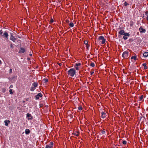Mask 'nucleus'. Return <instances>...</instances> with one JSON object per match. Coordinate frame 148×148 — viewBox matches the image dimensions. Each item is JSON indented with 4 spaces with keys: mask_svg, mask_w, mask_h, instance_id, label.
<instances>
[{
    "mask_svg": "<svg viewBox=\"0 0 148 148\" xmlns=\"http://www.w3.org/2000/svg\"><path fill=\"white\" fill-rule=\"evenodd\" d=\"M9 71H10V73H12V69H10Z\"/></svg>",
    "mask_w": 148,
    "mask_h": 148,
    "instance_id": "c9c22d12",
    "label": "nucleus"
},
{
    "mask_svg": "<svg viewBox=\"0 0 148 148\" xmlns=\"http://www.w3.org/2000/svg\"><path fill=\"white\" fill-rule=\"evenodd\" d=\"M143 56L146 57H147L148 56V52H145L143 54Z\"/></svg>",
    "mask_w": 148,
    "mask_h": 148,
    "instance_id": "f3484780",
    "label": "nucleus"
},
{
    "mask_svg": "<svg viewBox=\"0 0 148 148\" xmlns=\"http://www.w3.org/2000/svg\"><path fill=\"white\" fill-rule=\"evenodd\" d=\"M32 85L36 88L38 86V83L37 82H34L33 83Z\"/></svg>",
    "mask_w": 148,
    "mask_h": 148,
    "instance_id": "dca6fc26",
    "label": "nucleus"
},
{
    "mask_svg": "<svg viewBox=\"0 0 148 148\" xmlns=\"http://www.w3.org/2000/svg\"><path fill=\"white\" fill-rule=\"evenodd\" d=\"M79 132L78 131H73V132L72 133V134L74 136H79Z\"/></svg>",
    "mask_w": 148,
    "mask_h": 148,
    "instance_id": "0eeeda50",
    "label": "nucleus"
},
{
    "mask_svg": "<svg viewBox=\"0 0 148 148\" xmlns=\"http://www.w3.org/2000/svg\"><path fill=\"white\" fill-rule=\"evenodd\" d=\"M98 40L99 41L102 40L101 41V44H104L106 42V40L104 39V37L102 36H100L99 37Z\"/></svg>",
    "mask_w": 148,
    "mask_h": 148,
    "instance_id": "f03ea898",
    "label": "nucleus"
},
{
    "mask_svg": "<svg viewBox=\"0 0 148 148\" xmlns=\"http://www.w3.org/2000/svg\"><path fill=\"white\" fill-rule=\"evenodd\" d=\"M143 98V95H142L140 97V100H141Z\"/></svg>",
    "mask_w": 148,
    "mask_h": 148,
    "instance_id": "bb28decb",
    "label": "nucleus"
},
{
    "mask_svg": "<svg viewBox=\"0 0 148 148\" xmlns=\"http://www.w3.org/2000/svg\"><path fill=\"white\" fill-rule=\"evenodd\" d=\"M10 47L12 48H13V46L12 44H11Z\"/></svg>",
    "mask_w": 148,
    "mask_h": 148,
    "instance_id": "a19ab883",
    "label": "nucleus"
},
{
    "mask_svg": "<svg viewBox=\"0 0 148 148\" xmlns=\"http://www.w3.org/2000/svg\"><path fill=\"white\" fill-rule=\"evenodd\" d=\"M42 96V95L41 93H38L37 95L35 96V99L37 100L39 99V97H41Z\"/></svg>",
    "mask_w": 148,
    "mask_h": 148,
    "instance_id": "9d476101",
    "label": "nucleus"
},
{
    "mask_svg": "<svg viewBox=\"0 0 148 148\" xmlns=\"http://www.w3.org/2000/svg\"><path fill=\"white\" fill-rule=\"evenodd\" d=\"M78 109L79 110H82V106H79V107H78Z\"/></svg>",
    "mask_w": 148,
    "mask_h": 148,
    "instance_id": "a878e982",
    "label": "nucleus"
},
{
    "mask_svg": "<svg viewBox=\"0 0 148 148\" xmlns=\"http://www.w3.org/2000/svg\"><path fill=\"white\" fill-rule=\"evenodd\" d=\"M69 26L70 27H73L74 26V24L73 23H72V22H71L69 24Z\"/></svg>",
    "mask_w": 148,
    "mask_h": 148,
    "instance_id": "aec40b11",
    "label": "nucleus"
},
{
    "mask_svg": "<svg viewBox=\"0 0 148 148\" xmlns=\"http://www.w3.org/2000/svg\"><path fill=\"white\" fill-rule=\"evenodd\" d=\"M68 74L71 77H73L75 73V70L74 69H71L68 71Z\"/></svg>",
    "mask_w": 148,
    "mask_h": 148,
    "instance_id": "f257e3e1",
    "label": "nucleus"
},
{
    "mask_svg": "<svg viewBox=\"0 0 148 148\" xmlns=\"http://www.w3.org/2000/svg\"><path fill=\"white\" fill-rule=\"evenodd\" d=\"M10 121L9 120H5L4 121L5 125L6 126H8V123H10Z\"/></svg>",
    "mask_w": 148,
    "mask_h": 148,
    "instance_id": "2eb2a0df",
    "label": "nucleus"
},
{
    "mask_svg": "<svg viewBox=\"0 0 148 148\" xmlns=\"http://www.w3.org/2000/svg\"><path fill=\"white\" fill-rule=\"evenodd\" d=\"M122 143L124 145H125L127 143V141L125 140H124L123 141Z\"/></svg>",
    "mask_w": 148,
    "mask_h": 148,
    "instance_id": "cd10ccee",
    "label": "nucleus"
},
{
    "mask_svg": "<svg viewBox=\"0 0 148 148\" xmlns=\"http://www.w3.org/2000/svg\"><path fill=\"white\" fill-rule=\"evenodd\" d=\"M28 60H29V58H28Z\"/></svg>",
    "mask_w": 148,
    "mask_h": 148,
    "instance_id": "864d4df0",
    "label": "nucleus"
},
{
    "mask_svg": "<svg viewBox=\"0 0 148 148\" xmlns=\"http://www.w3.org/2000/svg\"><path fill=\"white\" fill-rule=\"evenodd\" d=\"M6 89L5 88H2V91L4 93L5 92Z\"/></svg>",
    "mask_w": 148,
    "mask_h": 148,
    "instance_id": "b1692460",
    "label": "nucleus"
},
{
    "mask_svg": "<svg viewBox=\"0 0 148 148\" xmlns=\"http://www.w3.org/2000/svg\"><path fill=\"white\" fill-rule=\"evenodd\" d=\"M0 34H2L3 33V32L2 30L0 31Z\"/></svg>",
    "mask_w": 148,
    "mask_h": 148,
    "instance_id": "37998d69",
    "label": "nucleus"
},
{
    "mask_svg": "<svg viewBox=\"0 0 148 148\" xmlns=\"http://www.w3.org/2000/svg\"><path fill=\"white\" fill-rule=\"evenodd\" d=\"M146 19L148 21V15L147 16V17H146Z\"/></svg>",
    "mask_w": 148,
    "mask_h": 148,
    "instance_id": "de8ad7c7",
    "label": "nucleus"
},
{
    "mask_svg": "<svg viewBox=\"0 0 148 148\" xmlns=\"http://www.w3.org/2000/svg\"><path fill=\"white\" fill-rule=\"evenodd\" d=\"M128 56V52L127 51H124L122 54V57L124 58H127Z\"/></svg>",
    "mask_w": 148,
    "mask_h": 148,
    "instance_id": "7ed1b4c3",
    "label": "nucleus"
},
{
    "mask_svg": "<svg viewBox=\"0 0 148 148\" xmlns=\"http://www.w3.org/2000/svg\"><path fill=\"white\" fill-rule=\"evenodd\" d=\"M2 36L6 38H8V33L6 32H5L2 35Z\"/></svg>",
    "mask_w": 148,
    "mask_h": 148,
    "instance_id": "20e7f679",
    "label": "nucleus"
},
{
    "mask_svg": "<svg viewBox=\"0 0 148 148\" xmlns=\"http://www.w3.org/2000/svg\"><path fill=\"white\" fill-rule=\"evenodd\" d=\"M13 87V85H11L9 87V88H12Z\"/></svg>",
    "mask_w": 148,
    "mask_h": 148,
    "instance_id": "ea45409f",
    "label": "nucleus"
},
{
    "mask_svg": "<svg viewBox=\"0 0 148 148\" xmlns=\"http://www.w3.org/2000/svg\"><path fill=\"white\" fill-rule=\"evenodd\" d=\"M44 80L45 81V82H48V80L47 79L45 78L44 79Z\"/></svg>",
    "mask_w": 148,
    "mask_h": 148,
    "instance_id": "473e14b6",
    "label": "nucleus"
},
{
    "mask_svg": "<svg viewBox=\"0 0 148 148\" xmlns=\"http://www.w3.org/2000/svg\"><path fill=\"white\" fill-rule=\"evenodd\" d=\"M106 114L105 112H101V117L102 118L104 119L106 117Z\"/></svg>",
    "mask_w": 148,
    "mask_h": 148,
    "instance_id": "1a4fd4ad",
    "label": "nucleus"
},
{
    "mask_svg": "<svg viewBox=\"0 0 148 148\" xmlns=\"http://www.w3.org/2000/svg\"><path fill=\"white\" fill-rule=\"evenodd\" d=\"M53 142H51L48 145L46 146L45 148H52L53 147Z\"/></svg>",
    "mask_w": 148,
    "mask_h": 148,
    "instance_id": "39448f33",
    "label": "nucleus"
},
{
    "mask_svg": "<svg viewBox=\"0 0 148 148\" xmlns=\"http://www.w3.org/2000/svg\"><path fill=\"white\" fill-rule=\"evenodd\" d=\"M124 35V36H123V38L124 40H125L127 39L128 38L127 36L129 37L130 36V34L128 33H125V34Z\"/></svg>",
    "mask_w": 148,
    "mask_h": 148,
    "instance_id": "6e6552de",
    "label": "nucleus"
},
{
    "mask_svg": "<svg viewBox=\"0 0 148 148\" xmlns=\"http://www.w3.org/2000/svg\"><path fill=\"white\" fill-rule=\"evenodd\" d=\"M130 26H132V24H130Z\"/></svg>",
    "mask_w": 148,
    "mask_h": 148,
    "instance_id": "3c124183",
    "label": "nucleus"
},
{
    "mask_svg": "<svg viewBox=\"0 0 148 148\" xmlns=\"http://www.w3.org/2000/svg\"><path fill=\"white\" fill-rule=\"evenodd\" d=\"M50 22L51 23H53V19H52V18H51V20L50 21Z\"/></svg>",
    "mask_w": 148,
    "mask_h": 148,
    "instance_id": "e433bc0d",
    "label": "nucleus"
},
{
    "mask_svg": "<svg viewBox=\"0 0 148 148\" xmlns=\"http://www.w3.org/2000/svg\"><path fill=\"white\" fill-rule=\"evenodd\" d=\"M146 65H147V64L146 63H144L143 64V65L144 67L146 66Z\"/></svg>",
    "mask_w": 148,
    "mask_h": 148,
    "instance_id": "72a5a7b5",
    "label": "nucleus"
},
{
    "mask_svg": "<svg viewBox=\"0 0 148 148\" xmlns=\"http://www.w3.org/2000/svg\"><path fill=\"white\" fill-rule=\"evenodd\" d=\"M86 48H88V47H89V45H86Z\"/></svg>",
    "mask_w": 148,
    "mask_h": 148,
    "instance_id": "49530a36",
    "label": "nucleus"
},
{
    "mask_svg": "<svg viewBox=\"0 0 148 148\" xmlns=\"http://www.w3.org/2000/svg\"><path fill=\"white\" fill-rule=\"evenodd\" d=\"M148 11H146L145 12V14L146 16H147L148 15Z\"/></svg>",
    "mask_w": 148,
    "mask_h": 148,
    "instance_id": "f704fd0d",
    "label": "nucleus"
},
{
    "mask_svg": "<svg viewBox=\"0 0 148 148\" xmlns=\"http://www.w3.org/2000/svg\"><path fill=\"white\" fill-rule=\"evenodd\" d=\"M127 5H128V3L126 2H125L124 3V5L125 6H126Z\"/></svg>",
    "mask_w": 148,
    "mask_h": 148,
    "instance_id": "c756f323",
    "label": "nucleus"
},
{
    "mask_svg": "<svg viewBox=\"0 0 148 148\" xmlns=\"http://www.w3.org/2000/svg\"><path fill=\"white\" fill-rule=\"evenodd\" d=\"M133 39H131V38H130V39L129 40V41L130 42H132L133 41Z\"/></svg>",
    "mask_w": 148,
    "mask_h": 148,
    "instance_id": "2f4dec72",
    "label": "nucleus"
},
{
    "mask_svg": "<svg viewBox=\"0 0 148 148\" xmlns=\"http://www.w3.org/2000/svg\"><path fill=\"white\" fill-rule=\"evenodd\" d=\"M139 29L141 33H142L143 32L144 33L146 32L145 30V29H143L141 27H140Z\"/></svg>",
    "mask_w": 148,
    "mask_h": 148,
    "instance_id": "ddd939ff",
    "label": "nucleus"
},
{
    "mask_svg": "<svg viewBox=\"0 0 148 148\" xmlns=\"http://www.w3.org/2000/svg\"><path fill=\"white\" fill-rule=\"evenodd\" d=\"M28 99H27V100H28Z\"/></svg>",
    "mask_w": 148,
    "mask_h": 148,
    "instance_id": "603ef678",
    "label": "nucleus"
},
{
    "mask_svg": "<svg viewBox=\"0 0 148 148\" xmlns=\"http://www.w3.org/2000/svg\"><path fill=\"white\" fill-rule=\"evenodd\" d=\"M81 64L80 63H77L75 64V66H78L81 65Z\"/></svg>",
    "mask_w": 148,
    "mask_h": 148,
    "instance_id": "6ab92c4d",
    "label": "nucleus"
},
{
    "mask_svg": "<svg viewBox=\"0 0 148 148\" xmlns=\"http://www.w3.org/2000/svg\"><path fill=\"white\" fill-rule=\"evenodd\" d=\"M25 51V49L23 47L20 48V50L19 51V53H23Z\"/></svg>",
    "mask_w": 148,
    "mask_h": 148,
    "instance_id": "9b49d317",
    "label": "nucleus"
},
{
    "mask_svg": "<svg viewBox=\"0 0 148 148\" xmlns=\"http://www.w3.org/2000/svg\"><path fill=\"white\" fill-rule=\"evenodd\" d=\"M66 22L67 23H69V21L68 20H66Z\"/></svg>",
    "mask_w": 148,
    "mask_h": 148,
    "instance_id": "79ce46f5",
    "label": "nucleus"
},
{
    "mask_svg": "<svg viewBox=\"0 0 148 148\" xmlns=\"http://www.w3.org/2000/svg\"><path fill=\"white\" fill-rule=\"evenodd\" d=\"M58 64L60 66L62 65V63H58Z\"/></svg>",
    "mask_w": 148,
    "mask_h": 148,
    "instance_id": "58836bf2",
    "label": "nucleus"
},
{
    "mask_svg": "<svg viewBox=\"0 0 148 148\" xmlns=\"http://www.w3.org/2000/svg\"><path fill=\"white\" fill-rule=\"evenodd\" d=\"M9 92L10 94H12L13 93V92L12 91V90L11 89L10 90Z\"/></svg>",
    "mask_w": 148,
    "mask_h": 148,
    "instance_id": "393cba45",
    "label": "nucleus"
},
{
    "mask_svg": "<svg viewBox=\"0 0 148 148\" xmlns=\"http://www.w3.org/2000/svg\"><path fill=\"white\" fill-rule=\"evenodd\" d=\"M136 57L137 56H133L132 57H131V59H134L135 60H136Z\"/></svg>",
    "mask_w": 148,
    "mask_h": 148,
    "instance_id": "4be33fe9",
    "label": "nucleus"
},
{
    "mask_svg": "<svg viewBox=\"0 0 148 148\" xmlns=\"http://www.w3.org/2000/svg\"><path fill=\"white\" fill-rule=\"evenodd\" d=\"M17 42L19 43H21V41L20 40H18Z\"/></svg>",
    "mask_w": 148,
    "mask_h": 148,
    "instance_id": "c03bdc74",
    "label": "nucleus"
},
{
    "mask_svg": "<svg viewBox=\"0 0 148 148\" xmlns=\"http://www.w3.org/2000/svg\"><path fill=\"white\" fill-rule=\"evenodd\" d=\"M101 134H104L105 133V131L104 130H101Z\"/></svg>",
    "mask_w": 148,
    "mask_h": 148,
    "instance_id": "c85d7f7f",
    "label": "nucleus"
},
{
    "mask_svg": "<svg viewBox=\"0 0 148 148\" xmlns=\"http://www.w3.org/2000/svg\"><path fill=\"white\" fill-rule=\"evenodd\" d=\"M1 60H0V64H1Z\"/></svg>",
    "mask_w": 148,
    "mask_h": 148,
    "instance_id": "8fccbe9b",
    "label": "nucleus"
},
{
    "mask_svg": "<svg viewBox=\"0 0 148 148\" xmlns=\"http://www.w3.org/2000/svg\"><path fill=\"white\" fill-rule=\"evenodd\" d=\"M10 39L14 42L16 40V38H15L13 36L12 34H11L10 38Z\"/></svg>",
    "mask_w": 148,
    "mask_h": 148,
    "instance_id": "423d86ee",
    "label": "nucleus"
},
{
    "mask_svg": "<svg viewBox=\"0 0 148 148\" xmlns=\"http://www.w3.org/2000/svg\"><path fill=\"white\" fill-rule=\"evenodd\" d=\"M75 68L76 70H79V68L78 66H75Z\"/></svg>",
    "mask_w": 148,
    "mask_h": 148,
    "instance_id": "4c0bfd02",
    "label": "nucleus"
},
{
    "mask_svg": "<svg viewBox=\"0 0 148 148\" xmlns=\"http://www.w3.org/2000/svg\"><path fill=\"white\" fill-rule=\"evenodd\" d=\"M125 33L124 31L123 30H121L119 32V34L121 35H124L125 34Z\"/></svg>",
    "mask_w": 148,
    "mask_h": 148,
    "instance_id": "4468645a",
    "label": "nucleus"
},
{
    "mask_svg": "<svg viewBox=\"0 0 148 148\" xmlns=\"http://www.w3.org/2000/svg\"><path fill=\"white\" fill-rule=\"evenodd\" d=\"M25 133L26 134H28L30 133V131L29 129H26L25 131Z\"/></svg>",
    "mask_w": 148,
    "mask_h": 148,
    "instance_id": "a211bd4d",
    "label": "nucleus"
},
{
    "mask_svg": "<svg viewBox=\"0 0 148 148\" xmlns=\"http://www.w3.org/2000/svg\"><path fill=\"white\" fill-rule=\"evenodd\" d=\"M36 89V88L34 87H32L30 88V90L33 91Z\"/></svg>",
    "mask_w": 148,
    "mask_h": 148,
    "instance_id": "412c9836",
    "label": "nucleus"
},
{
    "mask_svg": "<svg viewBox=\"0 0 148 148\" xmlns=\"http://www.w3.org/2000/svg\"><path fill=\"white\" fill-rule=\"evenodd\" d=\"M27 117L28 118V119L29 120L32 119H33L31 115L29 113H27Z\"/></svg>",
    "mask_w": 148,
    "mask_h": 148,
    "instance_id": "f8f14e48",
    "label": "nucleus"
},
{
    "mask_svg": "<svg viewBox=\"0 0 148 148\" xmlns=\"http://www.w3.org/2000/svg\"><path fill=\"white\" fill-rule=\"evenodd\" d=\"M90 66L92 67H93L95 66V65L94 63L91 62L90 64Z\"/></svg>",
    "mask_w": 148,
    "mask_h": 148,
    "instance_id": "5701e85b",
    "label": "nucleus"
},
{
    "mask_svg": "<svg viewBox=\"0 0 148 148\" xmlns=\"http://www.w3.org/2000/svg\"><path fill=\"white\" fill-rule=\"evenodd\" d=\"M144 68L145 69H147V67L146 66H145L144 67Z\"/></svg>",
    "mask_w": 148,
    "mask_h": 148,
    "instance_id": "a18cd8bd",
    "label": "nucleus"
},
{
    "mask_svg": "<svg viewBox=\"0 0 148 148\" xmlns=\"http://www.w3.org/2000/svg\"><path fill=\"white\" fill-rule=\"evenodd\" d=\"M29 55L30 56H32V54H29Z\"/></svg>",
    "mask_w": 148,
    "mask_h": 148,
    "instance_id": "09e8293b",
    "label": "nucleus"
},
{
    "mask_svg": "<svg viewBox=\"0 0 148 148\" xmlns=\"http://www.w3.org/2000/svg\"><path fill=\"white\" fill-rule=\"evenodd\" d=\"M84 43L85 45H88V42L87 41H84Z\"/></svg>",
    "mask_w": 148,
    "mask_h": 148,
    "instance_id": "7c9ffc66",
    "label": "nucleus"
}]
</instances>
